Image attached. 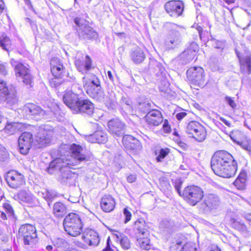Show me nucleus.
Wrapping results in <instances>:
<instances>
[{"label": "nucleus", "mask_w": 251, "mask_h": 251, "mask_svg": "<svg viewBox=\"0 0 251 251\" xmlns=\"http://www.w3.org/2000/svg\"><path fill=\"white\" fill-rule=\"evenodd\" d=\"M71 155L61 156L52 161L47 171L50 174H57L62 183L66 184L75 177V173L70 170L71 166H76L89 160V157L81 153L82 147L73 144L70 146Z\"/></svg>", "instance_id": "obj_1"}, {"label": "nucleus", "mask_w": 251, "mask_h": 251, "mask_svg": "<svg viewBox=\"0 0 251 251\" xmlns=\"http://www.w3.org/2000/svg\"><path fill=\"white\" fill-rule=\"evenodd\" d=\"M222 156L213 155L211 160V167L214 173L221 177L229 178L233 176L237 170L236 161H233L230 167L221 164Z\"/></svg>", "instance_id": "obj_2"}, {"label": "nucleus", "mask_w": 251, "mask_h": 251, "mask_svg": "<svg viewBox=\"0 0 251 251\" xmlns=\"http://www.w3.org/2000/svg\"><path fill=\"white\" fill-rule=\"evenodd\" d=\"M83 223L80 216L75 213H70L64 218L63 226L65 231L70 235L76 237L82 231Z\"/></svg>", "instance_id": "obj_3"}, {"label": "nucleus", "mask_w": 251, "mask_h": 251, "mask_svg": "<svg viewBox=\"0 0 251 251\" xmlns=\"http://www.w3.org/2000/svg\"><path fill=\"white\" fill-rule=\"evenodd\" d=\"M18 101L16 87L12 85H7L5 81L0 80V103L11 107Z\"/></svg>", "instance_id": "obj_4"}, {"label": "nucleus", "mask_w": 251, "mask_h": 251, "mask_svg": "<svg viewBox=\"0 0 251 251\" xmlns=\"http://www.w3.org/2000/svg\"><path fill=\"white\" fill-rule=\"evenodd\" d=\"M74 22L76 25V33L80 39L85 41L97 39L98 33L86 24L85 20L76 17L74 19Z\"/></svg>", "instance_id": "obj_5"}, {"label": "nucleus", "mask_w": 251, "mask_h": 251, "mask_svg": "<svg viewBox=\"0 0 251 251\" xmlns=\"http://www.w3.org/2000/svg\"><path fill=\"white\" fill-rule=\"evenodd\" d=\"M204 197L202 189L196 185H190L186 187L182 192V197L189 204L196 205Z\"/></svg>", "instance_id": "obj_6"}, {"label": "nucleus", "mask_w": 251, "mask_h": 251, "mask_svg": "<svg viewBox=\"0 0 251 251\" xmlns=\"http://www.w3.org/2000/svg\"><path fill=\"white\" fill-rule=\"evenodd\" d=\"M186 132L190 137L199 142L203 141L206 136L204 127L196 121H191L187 125Z\"/></svg>", "instance_id": "obj_7"}, {"label": "nucleus", "mask_w": 251, "mask_h": 251, "mask_svg": "<svg viewBox=\"0 0 251 251\" xmlns=\"http://www.w3.org/2000/svg\"><path fill=\"white\" fill-rule=\"evenodd\" d=\"M14 62H12V65L14 66L15 75L17 77H20L22 81L28 87H32L33 85V76L30 74V71L26 68L23 64L19 63L16 65Z\"/></svg>", "instance_id": "obj_8"}, {"label": "nucleus", "mask_w": 251, "mask_h": 251, "mask_svg": "<svg viewBox=\"0 0 251 251\" xmlns=\"http://www.w3.org/2000/svg\"><path fill=\"white\" fill-rule=\"evenodd\" d=\"M189 81L195 85L202 86L204 83V70L201 67L190 68L186 72Z\"/></svg>", "instance_id": "obj_9"}, {"label": "nucleus", "mask_w": 251, "mask_h": 251, "mask_svg": "<svg viewBox=\"0 0 251 251\" xmlns=\"http://www.w3.org/2000/svg\"><path fill=\"white\" fill-rule=\"evenodd\" d=\"M51 137V132L48 131L45 126H40L36 136V146L38 148H42L49 145Z\"/></svg>", "instance_id": "obj_10"}, {"label": "nucleus", "mask_w": 251, "mask_h": 251, "mask_svg": "<svg viewBox=\"0 0 251 251\" xmlns=\"http://www.w3.org/2000/svg\"><path fill=\"white\" fill-rule=\"evenodd\" d=\"M200 204V208L204 212H209L218 207L220 204L219 197L213 194H206Z\"/></svg>", "instance_id": "obj_11"}, {"label": "nucleus", "mask_w": 251, "mask_h": 251, "mask_svg": "<svg viewBox=\"0 0 251 251\" xmlns=\"http://www.w3.org/2000/svg\"><path fill=\"white\" fill-rule=\"evenodd\" d=\"M182 42L180 32L176 29L170 30L165 36L164 46L167 50L174 49L179 46Z\"/></svg>", "instance_id": "obj_12"}, {"label": "nucleus", "mask_w": 251, "mask_h": 251, "mask_svg": "<svg viewBox=\"0 0 251 251\" xmlns=\"http://www.w3.org/2000/svg\"><path fill=\"white\" fill-rule=\"evenodd\" d=\"M123 143L125 148L130 153L137 154L142 149L140 142L132 136L129 135L124 136Z\"/></svg>", "instance_id": "obj_13"}, {"label": "nucleus", "mask_w": 251, "mask_h": 251, "mask_svg": "<svg viewBox=\"0 0 251 251\" xmlns=\"http://www.w3.org/2000/svg\"><path fill=\"white\" fill-rule=\"evenodd\" d=\"M73 111L84 116H91L94 112V105L88 99H80Z\"/></svg>", "instance_id": "obj_14"}, {"label": "nucleus", "mask_w": 251, "mask_h": 251, "mask_svg": "<svg viewBox=\"0 0 251 251\" xmlns=\"http://www.w3.org/2000/svg\"><path fill=\"white\" fill-rule=\"evenodd\" d=\"M164 8L171 16L177 17L182 15L184 10V4L180 0H171L167 2Z\"/></svg>", "instance_id": "obj_15"}, {"label": "nucleus", "mask_w": 251, "mask_h": 251, "mask_svg": "<svg viewBox=\"0 0 251 251\" xmlns=\"http://www.w3.org/2000/svg\"><path fill=\"white\" fill-rule=\"evenodd\" d=\"M8 185L12 188H18L25 183L24 176L16 171L8 172L5 178Z\"/></svg>", "instance_id": "obj_16"}, {"label": "nucleus", "mask_w": 251, "mask_h": 251, "mask_svg": "<svg viewBox=\"0 0 251 251\" xmlns=\"http://www.w3.org/2000/svg\"><path fill=\"white\" fill-rule=\"evenodd\" d=\"M33 141L32 134L30 132H23L18 140L20 152L23 154H26L31 147Z\"/></svg>", "instance_id": "obj_17"}, {"label": "nucleus", "mask_w": 251, "mask_h": 251, "mask_svg": "<svg viewBox=\"0 0 251 251\" xmlns=\"http://www.w3.org/2000/svg\"><path fill=\"white\" fill-rule=\"evenodd\" d=\"M75 65L77 70L83 75L87 74L92 68V60L88 55H77Z\"/></svg>", "instance_id": "obj_18"}, {"label": "nucleus", "mask_w": 251, "mask_h": 251, "mask_svg": "<svg viewBox=\"0 0 251 251\" xmlns=\"http://www.w3.org/2000/svg\"><path fill=\"white\" fill-rule=\"evenodd\" d=\"M108 127L110 133L114 136L122 137L125 133L126 125L118 119H113L109 121Z\"/></svg>", "instance_id": "obj_19"}, {"label": "nucleus", "mask_w": 251, "mask_h": 251, "mask_svg": "<svg viewBox=\"0 0 251 251\" xmlns=\"http://www.w3.org/2000/svg\"><path fill=\"white\" fill-rule=\"evenodd\" d=\"M82 238L91 247H97L100 241L99 234L92 229H86L83 233Z\"/></svg>", "instance_id": "obj_20"}, {"label": "nucleus", "mask_w": 251, "mask_h": 251, "mask_svg": "<svg viewBox=\"0 0 251 251\" xmlns=\"http://www.w3.org/2000/svg\"><path fill=\"white\" fill-rule=\"evenodd\" d=\"M62 99L64 103L74 111L80 98H79L78 94L69 90L65 92Z\"/></svg>", "instance_id": "obj_21"}, {"label": "nucleus", "mask_w": 251, "mask_h": 251, "mask_svg": "<svg viewBox=\"0 0 251 251\" xmlns=\"http://www.w3.org/2000/svg\"><path fill=\"white\" fill-rule=\"evenodd\" d=\"M84 89L91 98L99 102L104 100L105 95L101 85L84 88Z\"/></svg>", "instance_id": "obj_22"}, {"label": "nucleus", "mask_w": 251, "mask_h": 251, "mask_svg": "<svg viewBox=\"0 0 251 251\" xmlns=\"http://www.w3.org/2000/svg\"><path fill=\"white\" fill-rule=\"evenodd\" d=\"M195 46L197 47L196 44H192L179 55L178 57V60L179 61L180 63L185 65L194 59L196 52V50L194 49Z\"/></svg>", "instance_id": "obj_23"}, {"label": "nucleus", "mask_w": 251, "mask_h": 251, "mask_svg": "<svg viewBox=\"0 0 251 251\" xmlns=\"http://www.w3.org/2000/svg\"><path fill=\"white\" fill-rule=\"evenodd\" d=\"M146 120L149 125L157 126L163 121L161 112L156 109L151 110L145 116Z\"/></svg>", "instance_id": "obj_24"}, {"label": "nucleus", "mask_w": 251, "mask_h": 251, "mask_svg": "<svg viewBox=\"0 0 251 251\" xmlns=\"http://www.w3.org/2000/svg\"><path fill=\"white\" fill-rule=\"evenodd\" d=\"M149 226L143 218L138 219L134 223L133 229L136 235L149 236Z\"/></svg>", "instance_id": "obj_25"}, {"label": "nucleus", "mask_w": 251, "mask_h": 251, "mask_svg": "<svg viewBox=\"0 0 251 251\" xmlns=\"http://www.w3.org/2000/svg\"><path fill=\"white\" fill-rule=\"evenodd\" d=\"M100 207L105 212L112 211L115 206V201L112 196L105 195L100 200Z\"/></svg>", "instance_id": "obj_26"}, {"label": "nucleus", "mask_w": 251, "mask_h": 251, "mask_svg": "<svg viewBox=\"0 0 251 251\" xmlns=\"http://www.w3.org/2000/svg\"><path fill=\"white\" fill-rule=\"evenodd\" d=\"M82 77V83L84 88L100 85V82L98 77L94 74L87 73Z\"/></svg>", "instance_id": "obj_27"}, {"label": "nucleus", "mask_w": 251, "mask_h": 251, "mask_svg": "<svg viewBox=\"0 0 251 251\" xmlns=\"http://www.w3.org/2000/svg\"><path fill=\"white\" fill-rule=\"evenodd\" d=\"M88 140L92 143L104 144L108 140L107 134L102 130H98L88 137Z\"/></svg>", "instance_id": "obj_28"}, {"label": "nucleus", "mask_w": 251, "mask_h": 251, "mask_svg": "<svg viewBox=\"0 0 251 251\" xmlns=\"http://www.w3.org/2000/svg\"><path fill=\"white\" fill-rule=\"evenodd\" d=\"M236 53L239 58L240 70L242 73L244 74H250L251 73V56L247 55L243 58H240L236 50Z\"/></svg>", "instance_id": "obj_29"}, {"label": "nucleus", "mask_w": 251, "mask_h": 251, "mask_svg": "<svg viewBox=\"0 0 251 251\" xmlns=\"http://www.w3.org/2000/svg\"><path fill=\"white\" fill-rule=\"evenodd\" d=\"M25 112L29 115L34 116H44L46 115V112L40 106L33 103H28L25 106Z\"/></svg>", "instance_id": "obj_30"}, {"label": "nucleus", "mask_w": 251, "mask_h": 251, "mask_svg": "<svg viewBox=\"0 0 251 251\" xmlns=\"http://www.w3.org/2000/svg\"><path fill=\"white\" fill-rule=\"evenodd\" d=\"M213 155H216L217 157H218L219 155L222 156V158H223V159H222L223 161H220L221 164L225 166H228V167L231 166L233 161H236L231 154L225 151H217Z\"/></svg>", "instance_id": "obj_31"}, {"label": "nucleus", "mask_w": 251, "mask_h": 251, "mask_svg": "<svg viewBox=\"0 0 251 251\" xmlns=\"http://www.w3.org/2000/svg\"><path fill=\"white\" fill-rule=\"evenodd\" d=\"M36 232L35 227L30 224H25L22 225L19 229V235L23 238L27 237L28 235H31Z\"/></svg>", "instance_id": "obj_32"}, {"label": "nucleus", "mask_w": 251, "mask_h": 251, "mask_svg": "<svg viewBox=\"0 0 251 251\" xmlns=\"http://www.w3.org/2000/svg\"><path fill=\"white\" fill-rule=\"evenodd\" d=\"M67 210L66 206L60 202H57L53 204V213L56 217H63L67 213Z\"/></svg>", "instance_id": "obj_33"}, {"label": "nucleus", "mask_w": 251, "mask_h": 251, "mask_svg": "<svg viewBox=\"0 0 251 251\" xmlns=\"http://www.w3.org/2000/svg\"><path fill=\"white\" fill-rule=\"evenodd\" d=\"M22 126L20 123L6 121L4 130L8 134H13L15 131L20 130Z\"/></svg>", "instance_id": "obj_34"}, {"label": "nucleus", "mask_w": 251, "mask_h": 251, "mask_svg": "<svg viewBox=\"0 0 251 251\" xmlns=\"http://www.w3.org/2000/svg\"><path fill=\"white\" fill-rule=\"evenodd\" d=\"M148 236H149L136 235V245L144 250H149L151 248V245L150 244V241Z\"/></svg>", "instance_id": "obj_35"}, {"label": "nucleus", "mask_w": 251, "mask_h": 251, "mask_svg": "<svg viewBox=\"0 0 251 251\" xmlns=\"http://www.w3.org/2000/svg\"><path fill=\"white\" fill-rule=\"evenodd\" d=\"M130 56L133 61L137 64L142 62L144 60L145 54L141 49L137 48L131 52Z\"/></svg>", "instance_id": "obj_36"}, {"label": "nucleus", "mask_w": 251, "mask_h": 251, "mask_svg": "<svg viewBox=\"0 0 251 251\" xmlns=\"http://www.w3.org/2000/svg\"><path fill=\"white\" fill-rule=\"evenodd\" d=\"M39 194L42 196L48 202L49 206L50 203L57 197V193L52 190H45L44 192H40Z\"/></svg>", "instance_id": "obj_37"}, {"label": "nucleus", "mask_w": 251, "mask_h": 251, "mask_svg": "<svg viewBox=\"0 0 251 251\" xmlns=\"http://www.w3.org/2000/svg\"><path fill=\"white\" fill-rule=\"evenodd\" d=\"M170 251H196V248L189 245L186 244L184 246L181 245V242H177L171 245L170 248Z\"/></svg>", "instance_id": "obj_38"}, {"label": "nucleus", "mask_w": 251, "mask_h": 251, "mask_svg": "<svg viewBox=\"0 0 251 251\" xmlns=\"http://www.w3.org/2000/svg\"><path fill=\"white\" fill-rule=\"evenodd\" d=\"M23 241L25 245H27L30 248L34 247L39 241L36 232L31 235H28L27 237L24 238Z\"/></svg>", "instance_id": "obj_39"}, {"label": "nucleus", "mask_w": 251, "mask_h": 251, "mask_svg": "<svg viewBox=\"0 0 251 251\" xmlns=\"http://www.w3.org/2000/svg\"><path fill=\"white\" fill-rule=\"evenodd\" d=\"M119 240L122 247L125 250H128L131 247V244L127 236L120 233L115 234Z\"/></svg>", "instance_id": "obj_40"}, {"label": "nucleus", "mask_w": 251, "mask_h": 251, "mask_svg": "<svg viewBox=\"0 0 251 251\" xmlns=\"http://www.w3.org/2000/svg\"><path fill=\"white\" fill-rule=\"evenodd\" d=\"M18 198L19 200L27 203L31 202L33 201L32 195L31 193L25 190H22L19 192Z\"/></svg>", "instance_id": "obj_41"}, {"label": "nucleus", "mask_w": 251, "mask_h": 251, "mask_svg": "<svg viewBox=\"0 0 251 251\" xmlns=\"http://www.w3.org/2000/svg\"><path fill=\"white\" fill-rule=\"evenodd\" d=\"M170 152V150L168 148H162L158 151H155V154L157 155L156 160L157 162H162L163 160L167 156Z\"/></svg>", "instance_id": "obj_42"}, {"label": "nucleus", "mask_w": 251, "mask_h": 251, "mask_svg": "<svg viewBox=\"0 0 251 251\" xmlns=\"http://www.w3.org/2000/svg\"><path fill=\"white\" fill-rule=\"evenodd\" d=\"M54 246L62 251H66L69 248V243L65 240L58 238L54 242Z\"/></svg>", "instance_id": "obj_43"}, {"label": "nucleus", "mask_w": 251, "mask_h": 251, "mask_svg": "<svg viewBox=\"0 0 251 251\" xmlns=\"http://www.w3.org/2000/svg\"><path fill=\"white\" fill-rule=\"evenodd\" d=\"M150 65H152L151 64ZM152 65L154 66V73L158 77H164L165 75V69L161 63L158 62H154Z\"/></svg>", "instance_id": "obj_44"}, {"label": "nucleus", "mask_w": 251, "mask_h": 251, "mask_svg": "<svg viewBox=\"0 0 251 251\" xmlns=\"http://www.w3.org/2000/svg\"><path fill=\"white\" fill-rule=\"evenodd\" d=\"M159 182L162 191H168L171 188V186L167 178L165 177H161L159 179Z\"/></svg>", "instance_id": "obj_45"}, {"label": "nucleus", "mask_w": 251, "mask_h": 251, "mask_svg": "<svg viewBox=\"0 0 251 251\" xmlns=\"http://www.w3.org/2000/svg\"><path fill=\"white\" fill-rule=\"evenodd\" d=\"M10 45L11 41L8 37L6 36L0 37V46L3 50L8 51Z\"/></svg>", "instance_id": "obj_46"}, {"label": "nucleus", "mask_w": 251, "mask_h": 251, "mask_svg": "<svg viewBox=\"0 0 251 251\" xmlns=\"http://www.w3.org/2000/svg\"><path fill=\"white\" fill-rule=\"evenodd\" d=\"M232 224L233 227L240 231L246 232L247 231L246 226L241 221L234 220Z\"/></svg>", "instance_id": "obj_47"}, {"label": "nucleus", "mask_w": 251, "mask_h": 251, "mask_svg": "<svg viewBox=\"0 0 251 251\" xmlns=\"http://www.w3.org/2000/svg\"><path fill=\"white\" fill-rule=\"evenodd\" d=\"M64 67L62 64L59 65V66L56 67L51 69L52 75L56 77H60L63 72Z\"/></svg>", "instance_id": "obj_48"}, {"label": "nucleus", "mask_w": 251, "mask_h": 251, "mask_svg": "<svg viewBox=\"0 0 251 251\" xmlns=\"http://www.w3.org/2000/svg\"><path fill=\"white\" fill-rule=\"evenodd\" d=\"M151 105L149 102H144L139 104V110L144 113H148L149 112H150L151 111Z\"/></svg>", "instance_id": "obj_49"}, {"label": "nucleus", "mask_w": 251, "mask_h": 251, "mask_svg": "<svg viewBox=\"0 0 251 251\" xmlns=\"http://www.w3.org/2000/svg\"><path fill=\"white\" fill-rule=\"evenodd\" d=\"M3 207L9 217L15 218L14 212L11 205L8 203H3Z\"/></svg>", "instance_id": "obj_50"}, {"label": "nucleus", "mask_w": 251, "mask_h": 251, "mask_svg": "<svg viewBox=\"0 0 251 251\" xmlns=\"http://www.w3.org/2000/svg\"><path fill=\"white\" fill-rule=\"evenodd\" d=\"M123 213L125 217V220L124 221L125 223H127L128 222L131 217V212L128 210L127 208H125L123 210Z\"/></svg>", "instance_id": "obj_51"}, {"label": "nucleus", "mask_w": 251, "mask_h": 251, "mask_svg": "<svg viewBox=\"0 0 251 251\" xmlns=\"http://www.w3.org/2000/svg\"><path fill=\"white\" fill-rule=\"evenodd\" d=\"M62 64L60 63V60L57 58H53L50 60V70L53 69L56 67L59 66V65H61Z\"/></svg>", "instance_id": "obj_52"}, {"label": "nucleus", "mask_w": 251, "mask_h": 251, "mask_svg": "<svg viewBox=\"0 0 251 251\" xmlns=\"http://www.w3.org/2000/svg\"><path fill=\"white\" fill-rule=\"evenodd\" d=\"M245 181V180L244 178H241L240 176H238V177L234 181L233 184L237 187L239 188L243 185Z\"/></svg>", "instance_id": "obj_53"}, {"label": "nucleus", "mask_w": 251, "mask_h": 251, "mask_svg": "<svg viewBox=\"0 0 251 251\" xmlns=\"http://www.w3.org/2000/svg\"><path fill=\"white\" fill-rule=\"evenodd\" d=\"M237 143L239 144L243 149L250 151L251 150V146L247 142H237Z\"/></svg>", "instance_id": "obj_54"}, {"label": "nucleus", "mask_w": 251, "mask_h": 251, "mask_svg": "<svg viewBox=\"0 0 251 251\" xmlns=\"http://www.w3.org/2000/svg\"><path fill=\"white\" fill-rule=\"evenodd\" d=\"M226 102L232 108H235L236 107V104L234 100L230 97L226 96L225 97Z\"/></svg>", "instance_id": "obj_55"}, {"label": "nucleus", "mask_w": 251, "mask_h": 251, "mask_svg": "<svg viewBox=\"0 0 251 251\" xmlns=\"http://www.w3.org/2000/svg\"><path fill=\"white\" fill-rule=\"evenodd\" d=\"M181 185H182V182H181L180 181L175 182V189L179 195L182 197V191H180V188H181Z\"/></svg>", "instance_id": "obj_56"}, {"label": "nucleus", "mask_w": 251, "mask_h": 251, "mask_svg": "<svg viewBox=\"0 0 251 251\" xmlns=\"http://www.w3.org/2000/svg\"><path fill=\"white\" fill-rule=\"evenodd\" d=\"M7 74V66L3 64H0V75H5Z\"/></svg>", "instance_id": "obj_57"}, {"label": "nucleus", "mask_w": 251, "mask_h": 251, "mask_svg": "<svg viewBox=\"0 0 251 251\" xmlns=\"http://www.w3.org/2000/svg\"><path fill=\"white\" fill-rule=\"evenodd\" d=\"M111 244V241L110 238L109 237H108L106 241V246L105 248L103 249L102 251H113L110 246Z\"/></svg>", "instance_id": "obj_58"}, {"label": "nucleus", "mask_w": 251, "mask_h": 251, "mask_svg": "<svg viewBox=\"0 0 251 251\" xmlns=\"http://www.w3.org/2000/svg\"><path fill=\"white\" fill-rule=\"evenodd\" d=\"M136 176L135 174H130L127 177V180L129 183H132L135 181Z\"/></svg>", "instance_id": "obj_59"}, {"label": "nucleus", "mask_w": 251, "mask_h": 251, "mask_svg": "<svg viewBox=\"0 0 251 251\" xmlns=\"http://www.w3.org/2000/svg\"><path fill=\"white\" fill-rule=\"evenodd\" d=\"M187 115V113L185 112H181L179 113H178L176 114V119L180 121L182 120L184 117H185Z\"/></svg>", "instance_id": "obj_60"}, {"label": "nucleus", "mask_w": 251, "mask_h": 251, "mask_svg": "<svg viewBox=\"0 0 251 251\" xmlns=\"http://www.w3.org/2000/svg\"><path fill=\"white\" fill-rule=\"evenodd\" d=\"M162 83L164 84L165 88H162L161 86H159L160 89L161 91L166 92L169 85V83L166 80L162 81Z\"/></svg>", "instance_id": "obj_61"}, {"label": "nucleus", "mask_w": 251, "mask_h": 251, "mask_svg": "<svg viewBox=\"0 0 251 251\" xmlns=\"http://www.w3.org/2000/svg\"><path fill=\"white\" fill-rule=\"evenodd\" d=\"M7 155V151L6 149L0 146V155L4 156V157H6Z\"/></svg>", "instance_id": "obj_62"}, {"label": "nucleus", "mask_w": 251, "mask_h": 251, "mask_svg": "<svg viewBox=\"0 0 251 251\" xmlns=\"http://www.w3.org/2000/svg\"><path fill=\"white\" fill-rule=\"evenodd\" d=\"M25 0V3L28 6L29 9H30L32 11H33L35 13H36V11L32 5L30 0Z\"/></svg>", "instance_id": "obj_63"}, {"label": "nucleus", "mask_w": 251, "mask_h": 251, "mask_svg": "<svg viewBox=\"0 0 251 251\" xmlns=\"http://www.w3.org/2000/svg\"><path fill=\"white\" fill-rule=\"evenodd\" d=\"M220 120L223 122L225 125H226L227 126L230 127L231 126V124L230 123L226 120V119H225L223 117H221L220 118Z\"/></svg>", "instance_id": "obj_64"}]
</instances>
